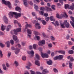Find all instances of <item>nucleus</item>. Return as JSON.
Instances as JSON below:
<instances>
[{"instance_id": "nucleus-1", "label": "nucleus", "mask_w": 74, "mask_h": 74, "mask_svg": "<svg viewBox=\"0 0 74 74\" xmlns=\"http://www.w3.org/2000/svg\"><path fill=\"white\" fill-rule=\"evenodd\" d=\"M8 15L9 16L10 18L13 17V15H15V18H16V19H18V18H19V17H21V14L12 12H10L9 13Z\"/></svg>"}, {"instance_id": "nucleus-47", "label": "nucleus", "mask_w": 74, "mask_h": 74, "mask_svg": "<svg viewBox=\"0 0 74 74\" xmlns=\"http://www.w3.org/2000/svg\"><path fill=\"white\" fill-rule=\"evenodd\" d=\"M53 70L55 73H58V70L56 68H54Z\"/></svg>"}, {"instance_id": "nucleus-35", "label": "nucleus", "mask_w": 74, "mask_h": 74, "mask_svg": "<svg viewBox=\"0 0 74 74\" xmlns=\"http://www.w3.org/2000/svg\"><path fill=\"white\" fill-rule=\"evenodd\" d=\"M68 52L69 54H73V53H74V51L72 50H70Z\"/></svg>"}, {"instance_id": "nucleus-33", "label": "nucleus", "mask_w": 74, "mask_h": 74, "mask_svg": "<svg viewBox=\"0 0 74 74\" xmlns=\"http://www.w3.org/2000/svg\"><path fill=\"white\" fill-rule=\"evenodd\" d=\"M48 47L49 48H51L52 47V45L51 43H49L48 45Z\"/></svg>"}, {"instance_id": "nucleus-32", "label": "nucleus", "mask_w": 74, "mask_h": 74, "mask_svg": "<svg viewBox=\"0 0 74 74\" xmlns=\"http://www.w3.org/2000/svg\"><path fill=\"white\" fill-rule=\"evenodd\" d=\"M63 58V56L62 55H60L58 56L59 59H62V58Z\"/></svg>"}, {"instance_id": "nucleus-42", "label": "nucleus", "mask_w": 74, "mask_h": 74, "mask_svg": "<svg viewBox=\"0 0 74 74\" xmlns=\"http://www.w3.org/2000/svg\"><path fill=\"white\" fill-rule=\"evenodd\" d=\"M35 37L36 38H37V40H38V41L40 40V36H36Z\"/></svg>"}, {"instance_id": "nucleus-57", "label": "nucleus", "mask_w": 74, "mask_h": 74, "mask_svg": "<svg viewBox=\"0 0 74 74\" xmlns=\"http://www.w3.org/2000/svg\"><path fill=\"white\" fill-rule=\"evenodd\" d=\"M29 3L31 5H33V2H32V1H30L29 2Z\"/></svg>"}, {"instance_id": "nucleus-53", "label": "nucleus", "mask_w": 74, "mask_h": 74, "mask_svg": "<svg viewBox=\"0 0 74 74\" xmlns=\"http://www.w3.org/2000/svg\"><path fill=\"white\" fill-rule=\"evenodd\" d=\"M57 59H59L58 56H56L54 58V60H57Z\"/></svg>"}, {"instance_id": "nucleus-5", "label": "nucleus", "mask_w": 74, "mask_h": 74, "mask_svg": "<svg viewBox=\"0 0 74 74\" xmlns=\"http://www.w3.org/2000/svg\"><path fill=\"white\" fill-rule=\"evenodd\" d=\"M21 28L20 27L16 29V30L14 29L13 31L14 33V34H15V35H17L18 32H21Z\"/></svg>"}, {"instance_id": "nucleus-4", "label": "nucleus", "mask_w": 74, "mask_h": 74, "mask_svg": "<svg viewBox=\"0 0 74 74\" xmlns=\"http://www.w3.org/2000/svg\"><path fill=\"white\" fill-rule=\"evenodd\" d=\"M7 3L9 8H11V3L10 1H7L6 2V1H5V0H2V4H5V5H7Z\"/></svg>"}, {"instance_id": "nucleus-25", "label": "nucleus", "mask_w": 74, "mask_h": 74, "mask_svg": "<svg viewBox=\"0 0 74 74\" xmlns=\"http://www.w3.org/2000/svg\"><path fill=\"white\" fill-rule=\"evenodd\" d=\"M27 32L28 34H32V30L30 29H27Z\"/></svg>"}, {"instance_id": "nucleus-40", "label": "nucleus", "mask_w": 74, "mask_h": 74, "mask_svg": "<svg viewBox=\"0 0 74 74\" xmlns=\"http://www.w3.org/2000/svg\"><path fill=\"white\" fill-rule=\"evenodd\" d=\"M50 38L51 39V40H53V41L55 40V38L54 37H53L52 36H51L50 37Z\"/></svg>"}, {"instance_id": "nucleus-14", "label": "nucleus", "mask_w": 74, "mask_h": 74, "mask_svg": "<svg viewBox=\"0 0 74 74\" xmlns=\"http://www.w3.org/2000/svg\"><path fill=\"white\" fill-rule=\"evenodd\" d=\"M19 49H18V48H16L15 49V54H17L19 52Z\"/></svg>"}, {"instance_id": "nucleus-61", "label": "nucleus", "mask_w": 74, "mask_h": 74, "mask_svg": "<svg viewBox=\"0 0 74 74\" xmlns=\"http://www.w3.org/2000/svg\"><path fill=\"white\" fill-rule=\"evenodd\" d=\"M69 38H70V36H69V35H67L66 38V39H69Z\"/></svg>"}, {"instance_id": "nucleus-23", "label": "nucleus", "mask_w": 74, "mask_h": 74, "mask_svg": "<svg viewBox=\"0 0 74 74\" xmlns=\"http://www.w3.org/2000/svg\"><path fill=\"white\" fill-rule=\"evenodd\" d=\"M34 33L35 34V35L36 36H37V35H40V34L39 32L36 31H34Z\"/></svg>"}, {"instance_id": "nucleus-45", "label": "nucleus", "mask_w": 74, "mask_h": 74, "mask_svg": "<svg viewBox=\"0 0 74 74\" xmlns=\"http://www.w3.org/2000/svg\"><path fill=\"white\" fill-rule=\"evenodd\" d=\"M10 43L12 45H13V44H14V40H10Z\"/></svg>"}, {"instance_id": "nucleus-17", "label": "nucleus", "mask_w": 74, "mask_h": 74, "mask_svg": "<svg viewBox=\"0 0 74 74\" xmlns=\"http://www.w3.org/2000/svg\"><path fill=\"white\" fill-rule=\"evenodd\" d=\"M58 53H62V54H64L66 53L65 51L62 50H59L58 51Z\"/></svg>"}, {"instance_id": "nucleus-9", "label": "nucleus", "mask_w": 74, "mask_h": 74, "mask_svg": "<svg viewBox=\"0 0 74 74\" xmlns=\"http://www.w3.org/2000/svg\"><path fill=\"white\" fill-rule=\"evenodd\" d=\"M3 19L5 23H8V19L7 17L5 16H4L3 17Z\"/></svg>"}, {"instance_id": "nucleus-27", "label": "nucleus", "mask_w": 74, "mask_h": 74, "mask_svg": "<svg viewBox=\"0 0 74 74\" xmlns=\"http://www.w3.org/2000/svg\"><path fill=\"white\" fill-rule=\"evenodd\" d=\"M30 72L31 74H38V72H36V73H35V72L34 71L32 70L30 71Z\"/></svg>"}, {"instance_id": "nucleus-31", "label": "nucleus", "mask_w": 74, "mask_h": 74, "mask_svg": "<svg viewBox=\"0 0 74 74\" xmlns=\"http://www.w3.org/2000/svg\"><path fill=\"white\" fill-rule=\"evenodd\" d=\"M6 44H7V47L8 48L10 47V42L8 41L6 42Z\"/></svg>"}, {"instance_id": "nucleus-43", "label": "nucleus", "mask_w": 74, "mask_h": 74, "mask_svg": "<svg viewBox=\"0 0 74 74\" xmlns=\"http://www.w3.org/2000/svg\"><path fill=\"white\" fill-rule=\"evenodd\" d=\"M55 5H52L51 8L53 10H55Z\"/></svg>"}, {"instance_id": "nucleus-55", "label": "nucleus", "mask_w": 74, "mask_h": 74, "mask_svg": "<svg viewBox=\"0 0 74 74\" xmlns=\"http://www.w3.org/2000/svg\"><path fill=\"white\" fill-rule=\"evenodd\" d=\"M18 46V47H19V48H21V45L19 44H17V45H16V47L17 46Z\"/></svg>"}, {"instance_id": "nucleus-60", "label": "nucleus", "mask_w": 74, "mask_h": 74, "mask_svg": "<svg viewBox=\"0 0 74 74\" xmlns=\"http://www.w3.org/2000/svg\"><path fill=\"white\" fill-rule=\"evenodd\" d=\"M70 60L71 62H73L74 61V58H73L72 57L71 58Z\"/></svg>"}, {"instance_id": "nucleus-7", "label": "nucleus", "mask_w": 74, "mask_h": 74, "mask_svg": "<svg viewBox=\"0 0 74 74\" xmlns=\"http://www.w3.org/2000/svg\"><path fill=\"white\" fill-rule=\"evenodd\" d=\"M45 44V41L44 40H42L41 41L39 42L38 43V45L39 46H42Z\"/></svg>"}, {"instance_id": "nucleus-62", "label": "nucleus", "mask_w": 74, "mask_h": 74, "mask_svg": "<svg viewBox=\"0 0 74 74\" xmlns=\"http://www.w3.org/2000/svg\"><path fill=\"white\" fill-rule=\"evenodd\" d=\"M51 55L52 56H53L55 55V53L53 52H52L51 54Z\"/></svg>"}, {"instance_id": "nucleus-38", "label": "nucleus", "mask_w": 74, "mask_h": 74, "mask_svg": "<svg viewBox=\"0 0 74 74\" xmlns=\"http://www.w3.org/2000/svg\"><path fill=\"white\" fill-rule=\"evenodd\" d=\"M72 65H73V63L71 62L69 63V66L70 69H72Z\"/></svg>"}, {"instance_id": "nucleus-44", "label": "nucleus", "mask_w": 74, "mask_h": 74, "mask_svg": "<svg viewBox=\"0 0 74 74\" xmlns=\"http://www.w3.org/2000/svg\"><path fill=\"white\" fill-rule=\"evenodd\" d=\"M22 59L23 60H26V58L25 56H23L22 57Z\"/></svg>"}, {"instance_id": "nucleus-20", "label": "nucleus", "mask_w": 74, "mask_h": 74, "mask_svg": "<svg viewBox=\"0 0 74 74\" xmlns=\"http://www.w3.org/2000/svg\"><path fill=\"white\" fill-rule=\"evenodd\" d=\"M35 63L36 65H37V66H40V62L39 61L37 60L35 61Z\"/></svg>"}, {"instance_id": "nucleus-49", "label": "nucleus", "mask_w": 74, "mask_h": 74, "mask_svg": "<svg viewBox=\"0 0 74 74\" xmlns=\"http://www.w3.org/2000/svg\"><path fill=\"white\" fill-rule=\"evenodd\" d=\"M11 52L8 53V58H10V56H11Z\"/></svg>"}, {"instance_id": "nucleus-24", "label": "nucleus", "mask_w": 74, "mask_h": 74, "mask_svg": "<svg viewBox=\"0 0 74 74\" xmlns=\"http://www.w3.org/2000/svg\"><path fill=\"white\" fill-rule=\"evenodd\" d=\"M27 27H32V25L30 24H27L25 25V29H27Z\"/></svg>"}, {"instance_id": "nucleus-11", "label": "nucleus", "mask_w": 74, "mask_h": 74, "mask_svg": "<svg viewBox=\"0 0 74 74\" xmlns=\"http://www.w3.org/2000/svg\"><path fill=\"white\" fill-rule=\"evenodd\" d=\"M41 56L42 58H47V54L44 53L42 52H41Z\"/></svg>"}, {"instance_id": "nucleus-52", "label": "nucleus", "mask_w": 74, "mask_h": 74, "mask_svg": "<svg viewBox=\"0 0 74 74\" xmlns=\"http://www.w3.org/2000/svg\"><path fill=\"white\" fill-rule=\"evenodd\" d=\"M23 4L24 5H25V6H26H26L27 5V1L24 2Z\"/></svg>"}, {"instance_id": "nucleus-56", "label": "nucleus", "mask_w": 74, "mask_h": 74, "mask_svg": "<svg viewBox=\"0 0 74 74\" xmlns=\"http://www.w3.org/2000/svg\"><path fill=\"white\" fill-rule=\"evenodd\" d=\"M14 23L15 24H16V23L18 24V21H17L16 20H14Z\"/></svg>"}, {"instance_id": "nucleus-41", "label": "nucleus", "mask_w": 74, "mask_h": 74, "mask_svg": "<svg viewBox=\"0 0 74 74\" xmlns=\"http://www.w3.org/2000/svg\"><path fill=\"white\" fill-rule=\"evenodd\" d=\"M0 46L1 47H2V48H3V47H5V45H3L1 43H0Z\"/></svg>"}, {"instance_id": "nucleus-2", "label": "nucleus", "mask_w": 74, "mask_h": 74, "mask_svg": "<svg viewBox=\"0 0 74 74\" xmlns=\"http://www.w3.org/2000/svg\"><path fill=\"white\" fill-rule=\"evenodd\" d=\"M60 25L61 27L64 28H65V27H66L67 28H69V26H70L69 23L67 22V20H64L63 23H60Z\"/></svg>"}, {"instance_id": "nucleus-30", "label": "nucleus", "mask_w": 74, "mask_h": 74, "mask_svg": "<svg viewBox=\"0 0 74 74\" xmlns=\"http://www.w3.org/2000/svg\"><path fill=\"white\" fill-rule=\"evenodd\" d=\"M34 6H35L34 8L35 10H36V11H37V10H38V6L37 5L36 6V4H34Z\"/></svg>"}, {"instance_id": "nucleus-16", "label": "nucleus", "mask_w": 74, "mask_h": 74, "mask_svg": "<svg viewBox=\"0 0 74 74\" xmlns=\"http://www.w3.org/2000/svg\"><path fill=\"white\" fill-rule=\"evenodd\" d=\"M15 10L16 11H19V12H21V9L20 7L18 6L16 7L15 8Z\"/></svg>"}, {"instance_id": "nucleus-48", "label": "nucleus", "mask_w": 74, "mask_h": 74, "mask_svg": "<svg viewBox=\"0 0 74 74\" xmlns=\"http://www.w3.org/2000/svg\"><path fill=\"white\" fill-rule=\"evenodd\" d=\"M37 21H36V20H33L32 21V22L33 23H34V24H35V23H37Z\"/></svg>"}, {"instance_id": "nucleus-18", "label": "nucleus", "mask_w": 74, "mask_h": 74, "mask_svg": "<svg viewBox=\"0 0 74 74\" xmlns=\"http://www.w3.org/2000/svg\"><path fill=\"white\" fill-rule=\"evenodd\" d=\"M47 63L49 65H52V61L49 60L48 61H47Z\"/></svg>"}, {"instance_id": "nucleus-58", "label": "nucleus", "mask_w": 74, "mask_h": 74, "mask_svg": "<svg viewBox=\"0 0 74 74\" xmlns=\"http://www.w3.org/2000/svg\"><path fill=\"white\" fill-rule=\"evenodd\" d=\"M25 45H26V43H25V42H22L21 43V45L23 46H24Z\"/></svg>"}, {"instance_id": "nucleus-13", "label": "nucleus", "mask_w": 74, "mask_h": 74, "mask_svg": "<svg viewBox=\"0 0 74 74\" xmlns=\"http://www.w3.org/2000/svg\"><path fill=\"white\" fill-rule=\"evenodd\" d=\"M28 53L29 55H32L31 56H33L34 55V51L33 50H32L31 51H29L28 52Z\"/></svg>"}, {"instance_id": "nucleus-29", "label": "nucleus", "mask_w": 74, "mask_h": 74, "mask_svg": "<svg viewBox=\"0 0 74 74\" xmlns=\"http://www.w3.org/2000/svg\"><path fill=\"white\" fill-rule=\"evenodd\" d=\"M43 25H45L46 24V21H45V20H42L41 21Z\"/></svg>"}, {"instance_id": "nucleus-28", "label": "nucleus", "mask_w": 74, "mask_h": 74, "mask_svg": "<svg viewBox=\"0 0 74 74\" xmlns=\"http://www.w3.org/2000/svg\"><path fill=\"white\" fill-rule=\"evenodd\" d=\"M36 58L38 60H40V56L37 54H36Z\"/></svg>"}, {"instance_id": "nucleus-54", "label": "nucleus", "mask_w": 74, "mask_h": 74, "mask_svg": "<svg viewBox=\"0 0 74 74\" xmlns=\"http://www.w3.org/2000/svg\"><path fill=\"white\" fill-rule=\"evenodd\" d=\"M68 44L69 45H71L73 44V42H71V41H69L68 42Z\"/></svg>"}, {"instance_id": "nucleus-46", "label": "nucleus", "mask_w": 74, "mask_h": 74, "mask_svg": "<svg viewBox=\"0 0 74 74\" xmlns=\"http://www.w3.org/2000/svg\"><path fill=\"white\" fill-rule=\"evenodd\" d=\"M39 12L40 15H43V14H44V12L40 11H39Z\"/></svg>"}, {"instance_id": "nucleus-10", "label": "nucleus", "mask_w": 74, "mask_h": 74, "mask_svg": "<svg viewBox=\"0 0 74 74\" xmlns=\"http://www.w3.org/2000/svg\"><path fill=\"white\" fill-rule=\"evenodd\" d=\"M40 24L38 23H37L35 25V27L37 29H41V27L40 26Z\"/></svg>"}, {"instance_id": "nucleus-39", "label": "nucleus", "mask_w": 74, "mask_h": 74, "mask_svg": "<svg viewBox=\"0 0 74 74\" xmlns=\"http://www.w3.org/2000/svg\"><path fill=\"white\" fill-rule=\"evenodd\" d=\"M40 10L41 11H44L45 10V9L44 7H41L40 8Z\"/></svg>"}, {"instance_id": "nucleus-21", "label": "nucleus", "mask_w": 74, "mask_h": 74, "mask_svg": "<svg viewBox=\"0 0 74 74\" xmlns=\"http://www.w3.org/2000/svg\"><path fill=\"white\" fill-rule=\"evenodd\" d=\"M38 46V45L37 44H34L33 45L34 49H37V47Z\"/></svg>"}, {"instance_id": "nucleus-12", "label": "nucleus", "mask_w": 74, "mask_h": 74, "mask_svg": "<svg viewBox=\"0 0 74 74\" xmlns=\"http://www.w3.org/2000/svg\"><path fill=\"white\" fill-rule=\"evenodd\" d=\"M38 74H46L47 73V69H44L43 70L42 73L38 72Z\"/></svg>"}, {"instance_id": "nucleus-22", "label": "nucleus", "mask_w": 74, "mask_h": 74, "mask_svg": "<svg viewBox=\"0 0 74 74\" xmlns=\"http://www.w3.org/2000/svg\"><path fill=\"white\" fill-rule=\"evenodd\" d=\"M2 66H3V69L4 70H7V68L6 67V66H5V64H2Z\"/></svg>"}, {"instance_id": "nucleus-64", "label": "nucleus", "mask_w": 74, "mask_h": 74, "mask_svg": "<svg viewBox=\"0 0 74 74\" xmlns=\"http://www.w3.org/2000/svg\"><path fill=\"white\" fill-rule=\"evenodd\" d=\"M55 23L56 25H57V26H58V25H59V24L58 21H56Z\"/></svg>"}, {"instance_id": "nucleus-15", "label": "nucleus", "mask_w": 74, "mask_h": 74, "mask_svg": "<svg viewBox=\"0 0 74 74\" xmlns=\"http://www.w3.org/2000/svg\"><path fill=\"white\" fill-rule=\"evenodd\" d=\"M6 27V26H4V25L3 24L2 25V26L1 28V29L2 31H4L5 29V27Z\"/></svg>"}, {"instance_id": "nucleus-51", "label": "nucleus", "mask_w": 74, "mask_h": 74, "mask_svg": "<svg viewBox=\"0 0 74 74\" xmlns=\"http://www.w3.org/2000/svg\"><path fill=\"white\" fill-rule=\"evenodd\" d=\"M47 53L48 55H50L51 54V51L50 50H48L47 51Z\"/></svg>"}, {"instance_id": "nucleus-36", "label": "nucleus", "mask_w": 74, "mask_h": 74, "mask_svg": "<svg viewBox=\"0 0 74 74\" xmlns=\"http://www.w3.org/2000/svg\"><path fill=\"white\" fill-rule=\"evenodd\" d=\"M62 0H64V1H65L66 2V0H59V3H61V4H62V5H63V2H62Z\"/></svg>"}, {"instance_id": "nucleus-3", "label": "nucleus", "mask_w": 74, "mask_h": 74, "mask_svg": "<svg viewBox=\"0 0 74 74\" xmlns=\"http://www.w3.org/2000/svg\"><path fill=\"white\" fill-rule=\"evenodd\" d=\"M56 17L58 19H62L63 18H67L68 16L66 14V12H64V14H61L60 16H59L58 14H56Z\"/></svg>"}, {"instance_id": "nucleus-37", "label": "nucleus", "mask_w": 74, "mask_h": 74, "mask_svg": "<svg viewBox=\"0 0 74 74\" xmlns=\"http://www.w3.org/2000/svg\"><path fill=\"white\" fill-rule=\"evenodd\" d=\"M3 56V53H2V52H1V50H0V58H2Z\"/></svg>"}, {"instance_id": "nucleus-6", "label": "nucleus", "mask_w": 74, "mask_h": 74, "mask_svg": "<svg viewBox=\"0 0 74 74\" xmlns=\"http://www.w3.org/2000/svg\"><path fill=\"white\" fill-rule=\"evenodd\" d=\"M65 9H67V8H69V9H71L72 10H74V7L72 6H69V5L66 4L65 5Z\"/></svg>"}, {"instance_id": "nucleus-34", "label": "nucleus", "mask_w": 74, "mask_h": 74, "mask_svg": "<svg viewBox=\"0 0 74 74\" xmlns=\"http://www.w3.org/2000/svg\"><path fill=\"white\" fill-rule=\"evenodd\" d=\"M47 11H52V10L51 9V8L47 7Z\"/></svg>"}, {"instance_id": "nucleus-19", "label": "nucleus", "mask_w": 74, "mask_h": 74, "mask_svg": "<svg viewBox=\"0 0 74 74\" xmlns=\"http://www.w3.org/2000/svg\"><path fill=\"white\" fill-rule=\"evenodd\" d=\"M50 21H53V22H55V19L54 18V17L52 16H51L50 18Z\"/></svg>"}, {"instance_id": "nucleus-26", "label": "nucleus", "mask_w": 74, "mask_h": 74, "mask_svg": "<svg viewBox=\"0 0 74 74\" xmlns=\"http://www.w3.org/2000/svg\"><path fill=\"white\" fill-rule=\"evenodd\" d=\"M11 27V26L10 25H9L7 26V28L6 29V30L7 31H9V30H10V29Z\"/></svg>"}, {"instance_id": "nucleus-59", "label": "nucleus", "mask_w": 74, "mask_h": 74, "mask_svg": "<svg viewBox=\"0 0 74 74\" xmlns=\"http://www.w3.org/2000/svg\"><path fill=\"white\" fill-rule=\"evenodd\" d=\"M0 74H3V72L2 71V70L0 68Z\"/></svg>"}, {"instance_id": "nucleus-50", "label": "nucleus", "mask_w": 74, "mask_h": 74, "mask_svg": "<svg viewBox=\"0 0 74 74\" xmlns=\"http://www.w3.org/2000/svg\"><path fill=\"white\" fill-rule=\"evenodd\" d=\"M14 64L16 66H18V63L17 61H15L14 62Z\"/></svg>"}, {"instance_id": "nucleus-63", "label": "nucleus", "mask_w": 74, "mask_h": 74, "mask_svg": "<svg viewBox=\"0 0 74 74\" xmlns=\"http://www.w3.org/2000/svg\"><path fill=\"white\" fill-rule=\"evenodd\" d=\"M68 74H73V71H71V72L69 73Z\"/></svg>"}, {"instance_id": "nucleus-8", "label": "nucleus", "mask_w": 74, "mask_h": 74, "mask_svg": "<svg viewBox=\"0 0 74 74\" xmlns=\"http://www.w3.org/2000/svg\"><path fill=\"white\" fill-rule=\"evenodd\" d=\"M13 40L14 41H16V43H18L19 41V40L18 39V38L17 37V36H16L14 35L13 36Z\"/></svg>"}]
</instances>
